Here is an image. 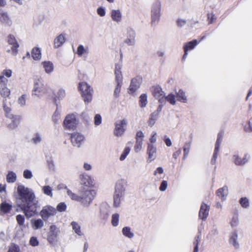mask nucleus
Returning a JSON list of instances; mask_svg holds the SVG:
<instances>
[{
  "label": "nucleus",
  "instance_id": "nucleus-46",
  "mask_svg": "<svg viewBox=\"0 0 252 252\" xmlns=\"http://www.w3.org/2000/svg\"><path fill=\"white\" fill-rule=\"evenodd\" d=\"M165 101L167 100L171 104L175 105L176 104L175 95L172 94H170L166 97H164Z\"/></svg>",
  "mask_w": 252,
  "mask_h": 252
},
{
  "label": "nucleus",
  "instance_id": "nucleus-54",
  "mask_svg": "<svg viewBox=\"0 0 252 252\" xmlns=\"http://www.w3.org/2000/svg\"><path fill=\"white\" fill-rule=\"evenodd\" d=\"M23 176L25 179H30L32 178V174L30 170L26 169L24 171Z\"/></svg>",
  "mask_w": 252,
  "mask_h": 252
},
{
  "label": "nucleus",
  "instance_id": "nucleus-24",
  "mask_svg": "<svg viewBox=\"0 0 252 252\" xmlns=\"http://www.w3.org/2000/svg\"><path fill=\"white\" fill-rule=\"evenodd\" d=\"M71 225L74 232L79 236H82L84 235L83 233L81 230V226L76 221H72Z\"/></svg>",
  "mask_w": 252,
  "mask_h": 252
},
{
  "label": "nucleus",
  "instance_id": "nucleus-32",
  "mask_svg": "<svg viewBox=\"0 0 252 252\" xmlns=\"http://www.w3.org/2000/svg\"><path fill=\"white\" fill-rule=\"evenodd\" d=\"M67 194L73 200L78 202H80L81 201V196H79L72 192V191L69 189H67Z\"/></svg>",
  "mask_w": 252,
  "mask_h": 252
},
{
  "label": "nucleus",
  "instance_id": "nucleus-57",
  "mask_svg": "<svg viewBox=\"0 0 252 252\" xmlns=\"http://www.w3.org/2000/svg\"><path fill=\"white\" fill-rule=\"evenodd\" d=\"M144 134L141 130H139L137 132L136 134V141H143Z\"/></svg>",
  "mask_w": 252,
  "mask_h": 252
},
{
  "label": "nucleus",
  "instance_id": "nucleus-2",
  "mask_svg": "<svg viewBox=\"0 0 252 252\" xmlns=\"http://www.w3.org/2000/svg\"><path fill=\"white\" fill-rule=\"evenodd\" d=\"M126 187V182L124 180H120L117 182L115 186V190L114 193V206H119L121 201L123 198Z\"/></svg>",
  "mask_w": 252,
  "mask_h": 252
},
{
  "label": "nucleus",
  "instance_id": "nucleus-17",
  "mask_svg": "<svg viewBox=\"0 0 252 252\" xmlns=\"http://www.w3.org/2000/svg\"><path fill=\"white\" fill-rule=\"evenodd\" d=\"M157 147L152 144H148L147 153L148 155L149 162L154 160L157 157Z\"/></svg>",
  "mask_w": 252,
  "mask_h": 252
},
{
  "label": "nucleus",
  "instance_id": "nucleus-38",
  "mask_svg": "<svg viewBox=\"0 0 252 252\" xmlns=\"http://www.w3.org/2000/svg\"><path fill=\"white\" fill-rule=\"evenodd\" d=\"M31 140L32 142L35 144H38L42 140L41 135L38 133H36L33 135Z\"/></svg>",
  "mask_w": 252,
  "mask_h": 252
},
{
  "label": "nucleus",
  "instance_id": "nucleus-27",
  "mask_svg": "<svg viewBox=\"0 0 252 252\" xmlns=\"http://www.w3.org/2000/svg\"><path fill=\"white\" fill-rule=\"evenodd\" d=\"M45 71L47 73H50L53 71L54 65L51 62L47 61L42 63Z\"/></svg>",
  "mask_w": 252,
  "mask_h": 252
},
{
  "label": "nucleus",
  "instance_id": "nucleus-37",
  "mask_svg": "<svg viewBox=\"0 0 252 252\" xmlns=\"http://www.w3.org/2000/svg\"><path fill=\"white\" fill-rule=\"evenodd\" d=\"M197 43V41L196 40L190 41L184 46V49H187V51L191 50L194 48Z\"/></svg>",
  "mask_w": 252,
  "mask_h": 252
},
{
  "label": "nucleus",
  "instance_id": "nucleus-29",
  "mask_svg": "<svg viewBox=\"0 0 252 252\" xmlns=\"http://www.w3.org/2000/svg\"><path fill=\"white\" fill-rule=\"evenodd\" d=\"M6 179L8 183H13L17 179V176L14 172L9 171L6 175Z\"/></svg>",
  "mask_w": 252,
  "mask_h": 252
},
{
  "label": "nucleus",
  "instance_id": "nucleus-55",
  "mask_svg": "<svg viewBox=\"0 0 252 252\" xmlns=\"http://www.w3.org/2000/svg\"><path fill=\"white\" fill-rule=\"evenodd\" d=\"M94 125L95 126L99 125L102 122L101 117L99 114H96L94 118Z\"/></svg>",
  "mask_w": 252,
  "mask_h": 252
},
{
  "label": "nucleus",
  "instance_id": "nucleus-31",
  "mask_svg": "<svg viewBox=\"0 0 252 252\" xmlns=\"http://www.w3.org/2000/svg\"><path fill=\"white\" fill-rule=\"evenodd\" d=\"M147 96L146 94H142L139 97V105L142 108L146 107L147 104Z\"/></svg>",
  "mask_w": 252,
  "mask_h": 252
},
{
  "label": "nucleus",
  "instance_id": "nucleus-18",
  "mask_svg": "<svg viewBox=\"0 0 252 252\" xmlns=\"http://www.w3.org/2000/svg\"><path fill=\"white\" fill-rule=\"evenodd\" d=\"M110 214V207L107 204H103L100 208V218L106 220L108 219Z\"/></svg>",
  "mask_w": 252,
  "mask_h": 252
},
{
  "label": "nucleus",
  "instance_id": "nucleus-51",
  "mask_svg": "<svg viewBox=\"0 0 252 252\" xmlns=\"http://www.w3.org/2000/svg\"><path fill=\"white\" fill-rule=\"evenodd\" d=\"M7 252H20L19 247L16 244H12L9 247Z\"/></svg>",
  "mask_w": 252,
  "mask_h": 252
},
{
  "label": "nucleus",
  "instance_id": "nucleus-47",
  "mask_svg": "<svg viewBox=\"0 0 252 252\" xmlns=\"http://www.w3.org/2000/svg\"><path fill=\"white\" fill-rule=\"evenodd\" d=\"M10 94V91L6 87L0 89V94L2 97L8 96Z\"/></svg>",
  "mask_w": 252,
  "mask_h": 252
},
{
  "label": "nucleus",
  "instance_id": "nucleus-34",
  "mask_svg": "<svg viewBox=\"0 0 252 252\" xmlns=\"http://www.w3.org/2000/svg\"><path fill=\"white\" fill-rule=\"evenodd\" d=\"M158 117V115H157V112H153L151 114L149 120L148 121V124L149 126H153L154 125L156 121L157 120Z\"/></svg>",
  "mask_w": 252,
  "mask_h": 252
},
{
  "label": "nucleus",
  "instance_id": "nucleus-20",
  "mask_svg": "<svg viewBox=\"0 0 252 252\" xmlns=\"http://www.w3.org/2000/svg\"><path fill=\"white\" fill-rule=\"evenodd\" d=\"M228 194V187L226 186L218 189L216 191V195L222 201H224Z\"/></svg>",
  "mask_w": 252,
  "mask_h": 252
},
{
  "label": "nucleus",
  "instance_id": "nucleus-62",
  "mask_svg": "<svg viewBox=\"0 0 252 252\" xmlns=\"http://www.w3.org/2000/svg\"><path fill=\"white\" fill-rule=\"evenodd\" d=\"M18 103L21 106H24L26 103V95L23 94L18 99Z\"/></svg>",
  "mask_w": 252,
  "mask_h": 252
},
{
  "label": "nucleus",
  "instance_id": "nucleus-7",
  "mask_svg": "<svg viewBox=\"0 0 252 252\" xmlns=\"http://www.w3.org/2000/svg\"><path fill=\"white\" fill-rule=\"evenodd\" d=\"M95 194L94 190H85L81 196V201L80 202L84 206H88L94 199Z\"/></svg>",
  "mask_w": 252,
  "mask_h": 252
},
{
  "label": "nucleus",
  "instance_id": "nucleus-22",
  "mask_svg": "<svg viewBox=\"0 0 252 252\" xmlns=\"http://www.w3.org/2000/svg\"><path fill=\"white\" fill-rule=\"evenodd\" d=\"M9 118L11 119V122L8 124V127L13 129L16 128L20 122V117L18 116H13L12 114L9 115Z\"/></svg>",
  "mask_w": 252,
  "mask_h": 252
},
{
  "label": "nucleus",
  "instance_id": "nucleus-6",
  "mask_svg": "<svg viewBox=\"0 0 252 252\" xmlns=\"http://www.w3.org/2000/svg\"><path fill=\"white\" fill-rule=\"evenodd\" d=\"M161 7L160 2L158 1H156L152 9V25H156L160 16V10Z\"/></svg>",
  "mask_w": 252,
  "mask_h": 252
},
{
  "label": "nucleus",
  "instance_id": "nucleus-4",
  "mask_svg": "<svg viewBox=\"0 0 252 252\" xmlns=\"http://www.w3.org/2000/svg\"><path fill=\"white\" fill-rule=\"evenodd\" d=\"M46 92L47 88L46 86L44 85L42 80L40 78L35 79L32 89V95H36L39 97Z\"/></svg>",
  "mask_w": 252,
  "mask_h": 252
},
{
  "label": "nucleus",
  "instance_id": "nucleus-8",
  "mask_svg": "<svg viewBox=\"0 0 252 252\" xmlns=\"http://www.w3.org/2000/svg\"><path fill=\"white\" fill-rule=\"evenodd\" d=\"M57 213V210L51 206H45L43 207L42 210L40 212V215L42 217L43 220L46 221L50 217L54 216Z\"/></svg>",
  "mask_w": 252,
  "mask_h": 252
},
{
  "label": "nucleus",
  "instance_id": "nucleus-9",
  "mask_svg": "<svg viewBox=\"0 0 252 252\" xmlns=\"http://www.w3.org/2000/svg\"><path fill=\"white\" fill-rule=\"evenodd\" d=\"M127 124L126 120L123 119L117 121L115 124V127L114 130V135L116 136L120 137L123 135L125 131L124 128Z\"/></svg>",
  "mask_w": 252,
  "mask_h": 252
},
{
  "label": "nucleus",
  "instance_id": "nucleus-61",
  "mask_svg": "<svg viewBox=\"0 0 252 252\" xmlns=\"http://www.w3.org/2000/svg\"><path fill=\"white\" fill-rule=\"evenodd\" d=\"M167 182L166 181H162L159 187V190L161 191L165 190L167 188Z\"/></svg>",
  "mask_w": 252,
  "mask_h": 252
},
{
  "label": "nucleus",
  "instance_id": "nucleus-50",
  "mask_svg": "<svg viewBox=\"0 0 252 252\" xmlns=\"http://www.w3.org/2000/svg\"><path fill=\"white\" fill-rule=\"evenodd\" d=\"M8 80L3 75L0 76V89L6 87Z\"/></svg>",
  "mask_w": 252,
  "mask_h": 252
},
{
  "label": "nucleus",
  "instance_id": "nucleus-53",
  "mask_svg": "<svg viewBox=\"0 0 252 252\" xmlns=\"http://www.w3.org/2000/svg\"><path fill=\"white\" fill-rule=\"evenodd\" d=\"M143 141H136L134 146V149L136 152H139L142 148Z\"/></svg>",
  "mask_w": 252,
  "mask_h": 252
},
{
  "label": "nucleus",
  "instance_id": "nucleus-1",
  "mask_svg": "<svg viewBox=\"0 0 252 252\" xmlns=\"http://www.w3.org/2000/svg\"><path fill=\"white\" fill-rule=\"evenodd\" d=\"M17 207L22 211L27 218L37 213L38 201L32 189L20 185L17 187L15 196Z\"/></svg>",
  "mask_w": 252,
  "mask_h": 252
},
{
  "label": "nucleus",
  "instance_id": "nucleus-33",
  "mask_svg": "<svg viewBox=\"0 0 252 252\" xmlns=\"http://www.w3.org/2000/svg\"><path fill=\"white\" fill-rule=\"evenodd\" d=\"M32 57L35 60H39L41 58V53L39 48H33L32 52Z\"/></svg>",
  "mask_w": 252,
  "mask_h": 252
},
{
  "label": "nucleus",
  "instance_id": "nucleus-16",
  "mask_svg": "<svg viewBox=\"0 0 252 252\" xmlns=\"http://www.w3.org/2000/svg\"><path fill=\"white\" fill-rule=\"evenodd\" d=\"M0 23L4 26L10 27L12 21L6 12L0 9Z\"/></svg>",
  "mask_w": 252,
  "mask_h": 252
},
{
  "label": "nucleus",
  "instance_id": "nucleus-45",
  "mask_svg": "<svg viewBox=\"0 0 252 252\" xmlns=\"http://www.w3.org/2000/svg\"><path fill=\"white\" fill-rule=\"evenodd\" d=\"M46 162L49 169L51 170L54 171L55 170V164L53 158L51 157L47 158Z\"/></svg>",
  "mask_w": 252,
  "mask_h": 252
},
{
  "label": "nucleus",
  "instance_id": "nucleus-15",
  "mask_svg": "<svg viewBox=\"0 0 252 252\" xmlns=\"http://www.w3.org/2000/svg\"><path fill=\"white\" fill-rule=\"evenodd\" d=\"M250 158V156L248 153L244 155L241 158L237 153H235L232 157V161L236 165H243L246 163Z\"/></svg>",
  "mask_w": 252,
  "mask_h": 252
},
{
  "label": "nucleus",
  "instance_id": "nucleus-30",
  "mask_svg": "<svg viewBox=\"0 0 252 252\" xmlns=\"http://www.w3.org/2000/svg\"><path fill=\"white\" fill-rule=\"evenodd\" d=\"M121 67L119 65H116L115 66V81H123V77L120 71Z\"/></svg>",
  "mask_w": 252,
  "mask_h": 252
},
{
  "label": "nucleus",
  "instance_id": "nucleus-48",
  "mask_svg": "<svg viewBox=\"0 0 252 252\" xmlns=\"http://www.w3.org/2000/svg\"><path fill=\"white\" fill-rule=\"evenodd\" d=\"M87 53V50L85 49L82 45L78 46L77 50V54L79 57H81L83 54Z\"/></svg>",
  "mask_w": 252,
  "mask_h": 252
},
{
  "label": "nucleus",
  "instance_id": "nucleus-41",
  "mask_svg": "<svg viewBox=\"0 0 252 252\" xmlns=\"http://www.w3.org/2000/svg\"><path fill=\"white\" fill-rule=\"evenodd\" d=\"M33 225L35 229L41 228L44 225L43 220L40 219L35 220L34 221Z\"/></svg>",
  "mask_w": 252,
  "mask_h": 252
},
{
  "label": "nucleus",
  "instance_id": "nucleus-25",
  "mask_svg": "<svg viewBox=\"0 0 252 252\" xmlns=\"http://www.w3.org/2000/svg\"><path fill=\"white\" fill-rule=\"evenodd\" d=\"M65 42V37L62 34L57 36L54 40V45L55 48H59Z\"/></svg>",
  "mask_w": 252,
  "mask_h": 252
},
{
  "label": "nucleus",
  "instance_id": "nucleus-35",
  "mask_svg": "<svg viewBox=\"0 0 252 252\" xmlns=\"http://www.w3.org/2000/svg\"><path fill=\"white\" fill-rule=\"evenodd\" d=\"M122 232L125 236L131 238L134 236V234L130 231V228L129 227H125L122 229Z\"/></svg>",
  "mask_w": 252,
  "mask_h": 252
},
{
  "label": "nucleus",
  "instance_id": "nucleus-49",
  "mask_svg": "<svg viewBox=\"0 0 252 252\" xmlns=\"http://www.w3.org/2000/svg\"><path fill=\"white\" fill-rule=\"evenodd\" d=\"M6 99H5L3 100V108L6 116L9 117V115L11 114L10 113V112L11 111V109H10V108H9L7 106H6Z\"/></svg>",
  "mask_w": 252,
  "mask_h": 252
},
{
  "label": "nucleus",
  "instance_id": "nucleus-11",
  "mask_svg": "<svg viewBox=\"0 0 252 252\" xmlns=\"http://www.w3.org/2000/svg\"><path fill=\"white\" fill-rule=\"evenodd\" d=\"M7 42L10 46V49L7 50V52H10L13 56H15L18 52L19 44L14 35L10 34L7 37Z\"/></svg>",
  "mask_w": 252,
  "mask_h": 252
},
{
  "label": "nucleus",
  "instance_id": "nucleus-26",
  "mask_svg": "<svg viewBox=\"0 0 252 252\" xmlns=\"http://www.w3.org/2000/svg\"><path fill=\"white\" fill-rule=\"evenodd\" d=\"M177 100L180 101L183 103H186L187 101V96H186L185 92L182 90H179L178 92H176Z\"/></svg>",
  "mask_w": 252,
  "mask_h": 252
},
{
  "label": "nucleus",
  "instance_id": "nucleus-13",
  "mask_svg": "<svg viewBox=\"0 0 252 252\" xmlns=\"http://www.w3.org/2000/svg\"><path fill=\"white\" fill-rule=\"evenodd\" d=\"M71 141L73 146L80 148L84 141L85 137L80 133L74 132L71 135Z\"/></svg>",
  "mask_w": 252,
  "mask_h": 252
},
{
  "label": "nucleus",
  "instance_id": "nucleus-10",
  "mask_svg": "<svg viewBox=\"0 0 252 252\" xmlns=\"http://www.w3.org/2000/svg\"><path fill=\"white\" fill-rule=\"evenodd\" d=\"M126 39L124 42L128 46H134L136 43V32L135 30L130 27L126 29Z\"/></svg>",
  "mask_w": 252,
  "mask_h": 252
},
{
  "label": "nucleus",
  "instance_id": "nucleus-56",
  "mask_svg": "<svg viewBox=\"0 0 252 252\" xmlns=\"http://www.w3.org/2000/svg\"><path fill=\"white\" fill-rule=\"evenodd\" d=\"M130 151V149L129 148H126L123 153L122 154V155L120 156V159L121 160H123L125 159L127 155L128 154L129 152Z\"/></svg>",
  "mask_w": 252,
  "mask_h": 252
},
{
  "label": "nucleus",
  "instance_id": "nucleus-14",
  "mask_svg": "<svg viewBox=\"0 0 252 252\" xmlns=\"http://www.w3.org/2000/svg\"><path fill=\"white\" fill-rule=\"evenodd\" d=\"M59 232V229L56 227V226L51 225L50 226L47 238V240L50 243L54 244L57 242Z\"/></svg>",
  "mask_w": 252,
  "mask_h": 252
},
{
  "label": "nucleus",
  "instance_id": "nucleus-21",
  "mask_svg": "<svg viewBox=\"0 0 252 252\" xmlns=\"http://www.w3.org/2000/svg\"><path fill=\"white\" fill-rule=\"evenodd\" d=\"M141 79L139 78H135L131 80L129 87V91L131 93H134L140 86Z\"/></svg>",
  "mask_w": 252,
  "mask_h": 252
},
{
  "label": "nucleus",
  "instance_id": "nucleus-44",
  "mask_svg": "<svg viewBox=\"0 0 252 252\" xmlns=\"http://www.w3.org/2000/svg\"><path fill=\"white\" fill-rule=\"evenodd\" d=\"M119 219V215L118 214H114L112 216L111 223L113 226H117L118 225Z\"/></svg>",
  "mask_w": 252,
  "mask_h": 252
},
{
  "label": "nucleus",
  "instance_id": "nucleus-12",
  "mask_svg": "<svg viewBox=\"0 0 252 252\" xmlns=\"http://www.w3.org/2000/svg\"><path fill=\"white\" fill-rule=\"evenodd\" d=\"M153 95L157 99H158L160 103L163 104L165 102L164 92L159 86H153L151 88Z\"/></svg>",
  "mask_w": 252,
  "mask_h": 252
},
{
  "label": "nucleus",
  "instance_id": "nucleus-19",
  "mask_svg": "<svg viewBox=\"0 0 252 252\" xmlns=\"http://www.w3.org/2000/svg\"><path fill=\"white\" fill-rule=\"evenodd\" d=\"M209 210L210 206L203 203L201 206L199 213V218L203 220H206L208 216Z\"/></svg>",
  "mask_w": 252,
  "mask_h": 252
},
{
  "label": "nucleus",
  "instance_id": "nucleus-23",
  "mask_svg": "<svg viewBox=\"0 0 252 252\" xmlns=\"http://www.w3.org/2000/svg\"><path fill=\"white\" fill-rule=\"evenodd\" d=\"M111 17L114 21L119 23L122 20V14L119 10H112Z\"/></svg>",
  "mask_w": 252,
  "mask_h": 252
},
{
  "label": "nucleus",
  "instance_id": "nucleus-28",
  "mask_svg": "<svg viewBox=\"0 0 252 252\" xmlns=\"http://www.w3.org/2000/svg\"><path fill=\"white\" fill-rule=\"evenodd\" d=\"M238 235L236 232H233L230 238V243L236 249L239 248V245L237 242Z\"/></svg>",
  "mask_w": 252,
  "mask_h": 252
},
{
  "label": "nucleus",
  "instance_id": "nucleus-63",
  "mask_svg": "<svg viewBox=\"0 0 252 252\" xmlns=\"http://www.w3.org/2000/svg\"><path fill=\"white\" fill-rule=\"evenodd\" d=\"M30 244L32 246H36L38 245L39 243L38 240H37L36 238L34 237H32L30 241Z\"/></svg>",
  "mask_w": 252,
  "mask_h": 252
},
{
  "label": "nucleus",
  "instance_id": "nucleus-43",
  "mask_svg": "<svg viewBox=\"0 0 252 252\" xmlns=\"http://www.w3.org/2000/svg\"><path fill=\"white\" fill-rule=\"evenodd\" d=\"M42 191H43L44 193L45 194L50 196L52 197L53 193H52V188L49 186H45L42 188Z\"/></svg>",
  "mask_w": 252,
  "mask_h": 252
},
{
  "label": "nucleus",
  "instance_id": "nucleus-60",
  "mask_svg": "<svg viewBox=\"0 0 252 252\" xmlns=\"http://www.w3.org/2000/svg\"><path fill=\"white\" fill-rule=\"evenodd\" d=\"M190 147L191 142H186L183 148L184 153L189 154Z\"/></svg>",
  "mask_w": 252,
  "mask_h": 252
},
{
  "label": "nucleus",
  "instance_id": "nucleus-36",
  "mask_svg": "<svg viewBox=\"0 0 252 252\" xmlns=\"http://www.w3.org/2000/svg\"><path fill=\"white\" fill-rule=\"evenodd\" d=\"M117 85L115 87L114 92V96L115 98H117L119 96V94L121 91V88L122 84V82L116 81Z\"/></svg>",
  "mask_w": 252,
  "mask_h": 252
},
{
  "label": "nucleus",
  "instance_id": "nucleus-42",
  "mask_svg": "<svg viewBox=\"0 0 252 252\" xmlns=\"http://www.w3.org/2000/svg\"><path fill=\"white\" fill-rule=\"evenodd\" d=\"M239 203L244 208H248L249 207V201L247 197L241 198L239 200Z\"/></svg>",
  "mask_w": 252,
  "mask_h": 252
},
{
  "label": "nucleus",
  "instance_id": "nucleus-5",
  "mask_svg": "<svg viewBox=\"0 0 252 252\" xmlns=\"http://www.w3.org/2000/svg\"><path fill=\"white\" fill-rule=\"evenodd\" d=\"M78 124V122L74 114L67 115L63 122V126L68 130H74Z\"/></svg>",
  "mask_w": 252,
  "mask_h": 252
},
{
  "label": "nucleus",
  "instance_id": "nucleus-59",
  "mask_svg": "<svg viewBox=\"0 0 252 252\" xmlns=\"http://www.w3.org/2000/svg\"><path fill=\"white\" fill-rule=\"evenodd\" d=\"M65 93L64 90L60 89L58 92L56 96L59 99H62L65 96Z\"/></svg>",
  "mask_w": 252,
  "mask_h": 252
},
{
  "label": "nucleus",
  "instance_id": "nucleus-3",
  "mask_svg": "<svg viewBox=\"0 0 252 252\" xmlns=\"http://www.w3.org/2000/svg\"><path fill=\"white\" fill-rule=\"evenodd\" d=\"M79 89L81 92L82 96L85 102L90 103L92 100L93 93L92 88L86 82H81L79 84Z\"/></svg>",
  "mask_w": 252,
  "mask_h": 252
},
{
  "label": "nucleus",
  "instance_id": "nucleus-39",
  "mask_svg": "<svg viewBox=\"0 0 252 252\" xmlns=\"http://www.w3.org/2000/svg\"><path fill=\"white\" fill-rule=\"evenodd\" d=\"M11 205L6 203H1L0 206L1 211L5 213L8 212L11 209Z\"/></svg>",
  "mask_w": 252,
  "mask_h": 252
},
{
  "label": "nucleus",
  "instance_id": "nucleus-58",
  "mask_svg": "<svg viewBox=\"0 0 252 252\" xmlns=\"http://www.w3.org/2000/svg\"><path fill=\"white\" fill-rule=\"evenodd\" d=\"M16 220L20 225L24 224L25 218L24 217L21 215H18L16 216Z\"/></svg>",
  "mask_w": 252,
  "mask_h": 252
},
{
  "label": "nucleus",
  "instance_id": "nucleus-40",
  "mask_svg": "<svg viewBox=\"0 0 252 252\" xmlns=\"http://www.w3.org/2000/svg\"><path fill=\"white\" fill-rule=\"evenodd\" d=\"M201 234H199L195 238V241L193 242L194 246L193 252H198V245L200 242Z\"/></svg>",
  "mask_w": 252,
  "mask_h": 252
},
{
  "label": "nucleus",
  "instance_id": "nucleus-64",
  "mask_svg": "<svg viewBox=\"0 0 252 252\" xmlns=\"http://www.w3.org/2000/svg\"><path fill=\"white\" fill-rule=\"evenodd\" d=\"M97 14L101 17H103L105 15V11L104 8L103 7L98 8L97 9Z\"/></svg>",
  "mask_w": 252,
  "mask_h": 252
},
{
  "label": "nucleus",
  "instance_id": "nucleus-52",
  "mask_svg": "<svg viewBox=\"0 0 252 252\" xmlns=\"http://www.w3.org/2000/svg\"><path fill=\"white\" fill-rule=\"evenodd\" d=\"M66 206L63 202L60 203L57 206V211L59 212H63L66 210Z\"/></svg>",
  "mask_w": 252,
  "mask_h": 252
}]
</instances>
